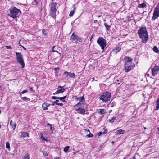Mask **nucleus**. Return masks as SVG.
<instances>
[{"instance_id": "1", "label": "nucleus", "mask_w": 159, "mask_h": 159, "mask_svg": "<svg viewBox=\"0 0 159 159\" xmlns=\"http://www.w3.org/2000/svg\"><path fill=\"white\" fill-rule=\"evenodd\" d=\"M138 34L143 43H146L149 39L148 34L146 27H142L138 31Z\"/></svg>"}, {"instance_id": "2", "label": "nucleus", "mask_w": 159, "mask_h": 159, "mask_svg": "<svg viewBox=\"0 0 159 159\" xmlns=\"http://www.w3.org/2000/svg\"><path fill=\"white\" fill-rule=\"evenodd\" d=\"M125 61V70L126 72L130 71L133 68L134 64L131 63L132 59L129 57L126 56L124 59Z\"/></svg>"}, {"instance_id": "3", "label": "nucleus", "mask_w": 159, "mask_h": 159, "mask_svg": "<svg viewBox=\"0 0 159 159\" xmlns=\"http://www.w3.org/2000/svg\"><path fill=\"white\" fill-rule=\"evenodd\" d=\"M21 11L19 9L13 7L10 10V13L8 14V15L13 18H16L17 17H19Z\"/></svg>"}, {"instance_id": "4", "label": "nucleus", "mask_w": 159, "mask_h": 159, "mask_svg": "<svg viewBox=\"0 0 159 159\" xmlns=\"http://www.w3.org/2000/svg\"><path fill=\"white\" fill-rule=\"evenodd\" d=\"M111 96V93L109 92L106 91L100 96L99 98L103 102H106L110 101Z\"/></svg>"}, {"instance_id": "5", "label": "nucleus", "mask_w": 159, "mask_h": 159, "mask_svg": "<svg viewBox=\"0 0 159 159\" xmlns=\"http://www.w3.org/2000/svg\"><path fill=\"white\" fill-rule=\"evenodd\" d=\"M56 5L55 2L52 3L50 5V14L52 17L53 19L56 18Z\"/></svg>"}, {"instance_id": "6", "label": "nucleus", "mask_w": 159, "mask_h": 159, "mask_svg": "<svg viewBox=\"0 0 159 159\" xmlns=\"http://www.w3.org/2000/svg\"><path fill=\"white\" fill-rule=\"evenodd\" d=\"M159 17V3L157 5L154 10L153 16L152 18V20L154 21Z\"/></svg>"}, {"instance_id": "7", "label": "nucleus", "mask_w": 159, "mask_h": 159, "mask_svg": "<svg viewBox=\"0 0 159 159\" xmlns=\"http://www.w3.org/2000/svg\"><path fill=\"white\" fill-rule=\"evenodd\" d=\"M97 43L101 47L102 51L104 50L106 45V40L102 37H99L97 40Z\"/></svg>"}, {"instance_id": "8", "label": "nucleus", "mask_w": 159, "mask_h": 159, "mask_svg": "<svg viewBox=\"0 0 159 159\" xmlns=\"http://www.w3.org/2000/svg\"><path fill=\"white\" fill-rule=\"evenodd\" d=\"M16 59L17 62L21 65V67L23 68L25 65L22 58V55L20 53L16 52Z\"/></svg>"}, {"instance_id": "9", "label": "nucleus", "mask_w": 159, "mask_h": 159, "mask_svg": "<svg viewBox=\"0 0 159 159\" xmlns=\"http://www.w3.org/2000/svg\"><path fill=\"white\" fill-rule=\"evenodd\" d=\"M70 39L72 40L73 42L75 43H77L78 42H81L82 41V39L81 38L75 35L74 33H73L71 36Z\"/></svg>"}, {"instance_id": "10", "label": "nucleus", "mask_w": 159, "mask_h": 159, "mask_svg": "<svg viewBox=\"0 0 159 159\" xmlns=\"http://www.w3.org/2000/svg\"><path fill=\"white\" fill-rule=\"evenodd\" d=\"M73 98H74L75 99H76L77 101L79 102L75 105L76 106L80 107L81 104L80 102L83 101H84L85 100L84 98V96L80 97H78L76 96H73Z\"/></svg>"}, {"instance_id": "11", "label": "nucleus", "mask_w": 159, "mask_h": 159, "mask_svg": "<svg viewBox=\"0 0 159 159\" xmlns=\"http://www.w3.org/2000/svg\"><path fill=\"white\" fill-rule=\"evenodd\" d=\"M152 75L155 76L159 72V67L155 65L154 68H151Z\"/></svg>"}, {"instance_id": "12", "label": "nucleus", "mask_w": 159, "mask_h": 159, "mask_svg": "<svg viewBox=\"0 0 159 159\" xmlns=\"http://www.w3.org/2000/svg\"><path fill=\"white\" fill-rule=\"evenodd\" d=\"M65 90V89L63 88L62 86H59L58 87L57 90L55 93H53V94H57L60 93H63Z\"/></svg>"}, {"instance_id": "13", "label": "nucleus", "mask_w": 159, "mask_h": 159, "mask_svg": "<svg viewBox=\"0 0 159 159\" xmlns=\"http://www.w3.org/2000/svg\"><path fill=\"white\" fill-rule=\"evenodd\" d=\"M78 113L84 114L85 112V110L84 108H81L79 107V109L76 110Z\"/></svg>"}, {"instance_id": "14", "label": "nucleus", "mask_w": 159, "mask_h": 159, "mask_svg": "<svg viewBox=\"0 0 159 159\" xmlns=\"http://www.w3.org/2000/svg\"><path fill=\"white\" fill-rule=\"evenodd\" d=\"M50 105V104L47 102L44 103L42 105V108L43 110H47L48 109V107Z\"/></svg>"}, {"instance_id": "15", "label": "nucleus", "mask_w": 159, "mask_h": 159, "mask_svg": "<svg viewBox=\"0 0 159 159\" xmlns=\"http://www.w3.org/2000/svg\"><path fill=\"white\" fill-rule=\"evenodd\" d=\"M146 6L147 3L146 2H143V3L141 4H139L137 7L139 8H143L144 7H146Z\"/></svg>"}, {"instance_id": "16", "label": "nucleus", "mask_w": 159, "mask_h": 159, "mask_svg": "<svg viewBox=\"0 0 159 159\" xmlns=\"http://www.w3.org/2000/svg\"><path fill=\"white\" fill-rule=\"evenodd\" d=\"M125 131L124 130H122L121 129H120L117 130L115 134L116 135H120V134H123L124 133Z\"/></svg>"}, {"instance_id": "17", "label": "nucleus", "mask_w": 159, "mask_h": 159, "mask_svg": "<svg viewBox=\"0 0 159 159\" xmlns=\"http://www.w3.org/2000/svg\"><path fill=\"white\" fill-rule=\"evenodd\" d=\"M10 125L11 126V128L13 130H14L15 129L16 126V124L15 123L13 122L12 120H11L10 123Z\"/></svg>"}, {"instance_id": "18", "label": "nucleus", "mask_w": 159, "mask_h": 159, "mask_svg": "<svg viewBox=\"0 0 159 159\" xmlns=\"http://www.w3.org/2000/svg\"><path fill=\"white\" fill-rule=\"evenodd\" d=\"M120 49L121 48L120 47H118L114 49L113 50V52L115 54H116L117 52H119L120 51Z\"/></svg>"}, {"instance_id": "19", "label": "nucleus", "mask_w": 159, "mask_h": 159, "mask_svg": "<svg viewBox=\"0 0 159 159\" xmlns=\"http://www.w3.org/2000/svg\"><path fill=\"white\" fill-rule=\"evenodd\" d=\"M153 51L156 53H158L159 52L158 49L156 46H154L153 48Z\"/></svg>"}, {"instance_id": "20", "label": "nucleus", "mask_w": 159, "mask_h": 159, "mask_svg": "<svg viewBox=\"0 0 159 159\" xmlns=\"http://www.w3.org/2000/svg\"><path fill=\"white\" fill-rule=\"evenodd\" d=\"M24 159H30V155L26 153L24 155L23 157Z\"/></svg>"}, {"instance_id": "21", "label": "nucleus", "mask_w": 159, "mask_h": 159, "mask_svg": "<svg viewBox=\"0 0 159 159\" xmlns=\"http://www.w3.org/2000/svg\"><path fill=\"white\" fill-rule=\"evenodd\" d=\"M21 136L23 137H25L28 136V134L27 132L22 133L21 134Z\"/></svg>"}, {"instance_id": "22", "label": "nucleus", "mask_w": 159, "mask_h": 159, "mask_svg": "<svg viewBox=\"0 0 159 159\" xmlns=\"http://www.w3.org/2000/svg\"><path fill=\"white\" fill-rule=\"evenodd\" d=\"M69 74V76L71 78L73 79H75V75L74 73H71V72H70V73Z\"/></svg>"}, {"instance_id": "23", "label": "nucleus", "mask_w": 159, "mask_h": 159, "mask_svg": "<svg viewBox=\"0 0 159 159\" xmlns=\"http://www.w3.org/2000/svg\"><path fill=\"white\" fill-rule=\"evenodd\" d=\"M69 148L70 147L69 146L65 147L64 148V151L66 153L67 152Z\"/></svg>"}, {"instance_id": "24", "label": "nucleus", "mask_w": 159, "mask_h": 159, "mask_svg": "<svg viewBox=\"0 0 159 159\" xmlns=\"http://www.w3.org/2000/svg\"><path fill=\"white\" fill-rule=\"evenodd\" d=\"M59 101L58 100H56L55 101V102L57 103V105L60 106L61 107H62L63 106V104L61 103H58Z\"/></svg>"}, {"instance_id": "25", "label": "nucleus", "mask_w": 159, "mask_h": 159, "mask_svg": "<svg viewBox=\"0 0 159 159\" xmlns=\"http://www.w3.org/2000/svg\"><path fill=\"white\" fill-rule=\"evenodd\" d=\"M104 25L106 27V29L107 30L110 27V26L108 25L107 23H104Z\"/></svg>"}, {"instance_id": "26", "label": "nucleus", "mask_w": 159, "mask_h": 159, "mask_svg": "<svg viewBox=\"0 0 159 159\" xmlns=\"http://www.w3.org/2000/svg\"><path fill=\"white\" fill-rule=\"evenodd\" d=\"M105 110L103 109H101L99 113L101 114H102L105 113Z\"/></svg>"}, {"instance_id": "27", "label": "nucleus", "mask_w": 159, "mask_h": 159, "mask_svg": "<svg viewBox=\"0 0 159 159\" xmlns=\"http://www.w3.org/2000/svg\"><path fill=\"white\" fill-rule=\"evenodd\" d=\"M70 73V72L66 71L64 73V75L65 76V77L66 78L68 76H69V73Z\"/></svg>"}, {"instance_id": "28", "label": "nucleus", "mask_w": 159, "mask_h": 159, "mask_svg": "<svg viewBox=\"0 0 159 159\" xmlns=\"http://www.w3.org/2000/svg\"><path fill=\"white\" fill-rule=\"evenodd\" d=\"M115 120L116 117H113L112 119L109 120V122L112 123Z\"/></svg>"}, {"instance_id": "29", "label": "nucleus", "mask_w": 159, "mask_h": 159, "mask_svg": "<svg viewBox=\"0 0 159 159\" xmlns=\"http://www.w3.org/2000/svg\"><path fill=\"white\" fill-rule=\"evenodd\" d=\"M6 147L7 148H10V144L8 142H7L6 143Z\"/></svg>"}, {"instance_id": "30", "label": "nucleus", "mask_w": 159, "mask_h": 159, "mask_svg": "<svg viewBox=\"0 0 159 159\" xmlns=\"http://www.w3.org/2000/svg\"><path fill=\"white\" fill-rule=\"evenodd\" d=\"M75 11L72 10L70 11V13L69 14V16H72L73 15V14L74 13Z\"/></svg>"}, {"instance_id": "31", "label": "nucleus", "mask_w": 159, "mask_h": 159, "mask_svg": "<svg viewBox=\"0 0 159 159\" xmlns=\"http://www.w3.org/2000/svg\"><path fill=\"white\" fill-rule=\"evenodd\" d=\"M58 99L61 101L63 102H66L64 100L62 97H58Z\"/></svg>"}, {"instance_id": "32", "label": "nucleus", "mask_w": 159, "mask_h": 159, "mask_svg": "<svg viewBox=\"0 0 159 159\" xmlns=\"http://www.w3.org/2000/svg\"><path fill=\"white\" fill-rule=\"evenodd\" d=\"M44 138L43 136V132H41L40 133V138L42 140L43 138Z\"/></svg>"}, {"instance_id": "33", "label": "nucleus", "mask_w": 159, "mask_h": 159, "mask_svg": "<svg viewBox=\"0 0 159 159\" xmlns=\"http://www.w3.org/2000/svg\"><path fill=\"white\" fill-rule=\"evenodd\" d=\"M159 109V103L157 102V106L156 107V110H157Z\"/></svg>"}, {"instance_id": "34", "label": "nucleus", "mask_w": 159, "mask_h": 159, "mask_svg": "<svg viewBox=\"0 0 159 159\" xmlns=\"http://www.w3.org/2000/svg\"><path fill=\"white\" fill-rule=\"evenodd\" d=\"M42 140H45L46 141H49V140H48V138L46 137H44V138H43V139Z\"/></svg>"}, {"instance_id": "35", "label": "nucleus", "mask_w": 159, "mask_h": 159, "mask_svg": "<svg viewBox=\"0 0 159 159\" xmlns=\"http://www.w3.org/2000/svg\"><path fill=\"white\" fill-rule=\"evenodd\" d=\"M22 99H23L24 101H26V100L28 99H29V98H27L24 97H23L22 98Z\"/></svg>"}, {"instance_id": "36", "label": "nucleus", "mask_w": 159, "mask_h": 159, "mask_svg": "<svg viewBox=\"0 0 159 159\" xmlns=\"http://www.w3.org/2000/svg\"><path fill=\"white\" fill-rule=\"evenodd\" d=\"M87 136L88 137H92L93 136V135L90 132V133L89 134H88L87 135Z\"/></svg>"}, {"instance_id": "37", "label": "nucleus", "mask_w": 159, "mask_h": 159, "mask_svg": "<svg viewBox=\"0 0 159 159\" xmlns=\"http://www.w3.org/2000/svg\"><path fill=\"white\" fill-rule=\"evenodd\" d=\"M5 47L7 48V49H11L12 48V47L11 46H6Z\"/></svg>"}, {"instance_id": "38", "label": "nucleus", "mask_w": 159, "mask_h": 159, "mask_svg": "<svg viewBox=\"0 0 159 159\" xmlns=\"http://www.w3.org/2000/svg\"><path fill=\"white\" fill-rule=\"evenodd\" d=\"M48 125H49L50 126V130H53L54 129V128L52 127V126H51V125H50V124H49V123H48Z\"/></svg>"}, {"instance_id": "39", "label": "nucleus", "mask_w": 159, "mask_h": 159, "mask_svg": "<svg viewBox=\"0 0 159 159\" xmlns=\"http://www.w3.org/2000/svg\"><path fill=\"white\" fill-rule=\"evenodd\" d=\"M55 104L57 105V103L55 102V101H54L52 102L51 105L52 106H54Z\"/></svg>"}, {"instance_id": "40", "label": "nucleus", "mask_w": 159, "mask_h": 159, "mask_svg": "<svg viewBox=\"0 0 159 159\" xmlns=\"http://www.w3.org/2000/svg\"><path fill=\"white\" fill-rule=\"evenodd\" d=\"M58 97L55 96H52V98L53 99H58Z\"/></svg>"}, {"instance_id": "41", "label": "nucleus", "mask_w": 159, "mask_h": 159, "mask_svg": "<svg viewBox=\"0 0 159 159\" xmlns=\"http://www.w3.org/2000/svg\"><path fill=\"white\" fill-rule=\"evenodd\" d=\"M43 154L45 156H48V153H47V152H46V151H44L43 152Z\"/></svg>"}, {"instance_id": "42", "label": "nucleus", "mask_w": 159, "mask_h": 159, "mask_svg": "<svg viewBox=\"0 0 159 159\" xmlns=\"http://www.w3.org/2000/svg\"><path fill=\"white\" fill-rule=\"evenodd\" d=\"M59 70V68L58 67H56L54 69V70L55 71L58 70Z\"/></svg>"}, {"instance_id": "43", "label": "nucleus", "mask_w": 159, "mask_h": 159, "mask_svg": "<svg viewBox=\"0 0 159 159\" xmlns=\"http://www.w3.org/2000/svg\"><path fill=\"white\" fill-rule=\"evenodd\" d=\"M55 48V46H54L53 47V48H52V52H58V51H55V50H54V48Z\"/></svg>"}, {"instance_id": "44", "label": "nucleus", "mask_w": 159, "mask_h": 159, "mask_svg": "<svg viewBox=\"0 0 159 159\" xmlns=\"http://www.w3.org/2000/svg\"><path fill=\"white\" fill-rule=\"evenodd\" d=\"M102 134H103V132H99L98 134V136H100V135H101Z\"/></svg>"}, {"instance_id": "45", "label": "nucleus", "mask_w": 159, "mask_h": 159, "mask_svg": "<svg viewBox=\"0 0 159 159\" xmlns=\"http://www.w3.org/2000/svg\"><path fill=\"white\" fill-rule=\"evenodd\" d=\"M107 130H105L103 132V134H105L107 133Z\"/></svg>"}, {"instance_id": "46", "label": "nucleus", "mask_w": 159, "mask_h": 159, "mask_svg": "<svg viewBox=\"0 0 159 159\" xmlns=\"http://www.w3.org/2000/svg\"><path fill=\"white\" fill-rule=\"evenodd\" d=\"M28 91V90H23L22 91V93H25L27 92Z\"/></svg>"}, {"instance_id": "47", "label": "nucleus", "mask_w": 159, "mask_h": 159, "mask_svg": "<svg viewBox=\"0 0 159 159\" xmlns=\"http://www.w3.org/2000/svg\"><path fill=\"white\" fill-rule=\"evenodd\" d=\"M117 81V82H118V81H120V82H122L123 81H122V79H120V80H119V79H117V80H116Z\"/></svg>"}, {"instance_id": "48", "label": "nucleus", "mask_w": 159, "mask_h": 159, "mask_svg": "<svg viewBox=\"0 0 159 159\" xmlns=\"http://www.w3.org/2000/svg\"><path fill=\"white\" fill-rule=\"evenodd\" d=\"M157 102L159 103V98H158L157 101Z\"/></svg>"}, {"instance_id": "49", "label": "nucleus", "mask_w": 159, "mask_h": 159, "mask_svg": "<svg viewBox=\"0 0 159 159\" xmlns=\"http://www.w3.org/2000/svg\"><path fill=\"white\" fill-rule=\"evenodd\" d=\"M66 96H64L63 97H62L63 98L64 100H65V99L66 98Z\"/></svg>"}, {"instance_id": "50", "label": "nucleus", "mask_w": 159, "mask_h": 159, "mask_svg": "<svg viewBox=\"0 0 159 159\" xmlns=\"http://www.w3.org/2000/svg\"><path fill=\"white\" fill-rule=\"evenodd\" d=\"M97 22H98V21H97V20H94V23H97Z\"/></svg>"}, {"instance_id": "51", "label": "nucleus", "mask_w": 159, "mask_h": 159, "mask_svg": "<svg viewBox=\"0 0 159 159\" xmlns=\"http://www.w3.org/2000/svg\"><path fill=\"white\" fill-rule=\"evenodd\" d=\"M75 9H76V7H74V8H73V9L72 10L74 11H75Z\"/></svg>"}, {"instance_id": "52", "label": "nucleus", "mask_w": 159, "mask_h": 159, "mask_svg": "<svg viewBox=\"0 0 159 159\" xmlns=\"http://www.w3.org/2000/svg\"><path fill=\"white\" fill-rule=\"evenodd\" d=\"M30 89L31 90V91H32L33 90V88H32V87H31V88H30Z\"/></svg>"}, {"instance_id": "53", "label": "nucleus", "mask_w": 159, "mask_h": 159, "mask_svg": "<svg viewBox=\"0 0 159 159\" xmlns=\"http://www.w3.org/2000/svg\"><path fill=\"white\" fill-rule=\"evenodd\" d=\"M43 33L44 34H46L45 33V31H43Z\"/></svg>"}, {"instance_id": "54", "label": "nucleus", "mask_w": 159, "mask_h": 159, "mask_svg": "<svg viewBox=\"0 0 159 159\" xmlns=\"http://www.w3.org/2000/svg\"><path fill=\"white\" fill-rule=\"evenodd\" d=\"M157 131L158 132V134H159V127L157 128Z\"/></svg>"}, {"instance_id": "55", "label": "nucleus", "mask_w": 159, "mask_h": 159, "mask_svg": "<svg viewBox=\"0 0 159 159\" xmlns=\"http://www.w3.org/2000/svg\"><path fill=\"white\" fill-rule=\"evenodd\" d=\"M22 47H23V49H24V50H26V48L25 47H23V46H22Z\"/></svg>"}, {"instance_id": "56", "label": "nucleus", "mask_w": 159, "mask_h": 159, "mask_svg": "<svg viewBox=\"0 0 159 159\" xmlns=\"http://www.w3.org/2000/svg\"><path fill=\"white\" fill-rule=\"evenodd\" d=\"M54 159H60V158L59 157H57V158H55Z\"/></svg>"}, {"instance_id": "57", "label": "nucleus", "mask_w": 159, "mask_h": 159, "mask_svg": "<svg viewBox=\"0 0 159 159\" xmlns=\"http://www.w3.org/2000/svg\"><path fill=\"white\" fill-rule=\"evenodd\" d=\"M101 15H99L98 16V18H100L101 17Z\"/></svg>"}, {"instance_id": "58", "label": "nucleus", "mask_w": 159, "mask_h": 159, "mask_svg": "<svg viewBox=\"0 0 159 159\" xmlns=\"http://www.w3.org/2000/svg\"><path fill=\"white\" fill-rule=\"evenodd\" d=\"M20 94L21 95L22 94H24L23 93H22V91L20 93Z\"/></svg>"}, {"instance_id": "59", "label": "nucleus", "mask_w": 159, "mask_h": 159, "mask_svg": "<svg viewBox=\"0 0 159 159\" xmlns=\"http://www.w3.org/2000/svg\"><path fill=\"white\" fill-rule=\"evenodd\" d=\"M93 37V35H92V36H91V39H90V40H91V39H92V38Z\"/></svg>"}, {"instance_id": "60", "label": "nucleus", "mask_w": 159, "mask_h": 159, "mask_svg": "<svg viewBox=\"0 0 159 159\" xmlns=\"http://www.w3.org/2000/svg\"><path fill=\"white\" fill-rule=\"evenodd\" d=\"M2 159H9L8 158H4Z\"/></svg>"}, {"instance_id": "61", "label": "nucleus", "mask_w": 159, "mask_h": 159, "mask_svg": "<svg viewBox=\"0 0 159 159\" xmlns=\"http://www.w3.org/2000/svg\"><path fill=\"white\" fill-rule=\"evenodd\" d=\"M92 79H93V80H92V81H93L94 80V78H92Z\"/></svg>"}, {"instance_id": "62", "label": "nucleus", "mask_w": 159, "mask_h": 159, "mask_svg": "<svg viewBox=\"0 0 159 159\" xmlns=\"http://www.w3.org/2000/svg\"><path fill=\"white\" fill-rule=\"evenodd\" d=\"M120 84V83H118V85H119V84Z\"/></svg>"}, {"instance_id": "63", "label": "nucleus", "mask_w": 159, "mask_h": 159, "mask_svg": "<svg viewBox=\"0 0 159 159\" xmlns=\"http://www.w3.org/2000/svg\"><path fill=\"white\" fill-rule=\"evenodd\" d=\"M1 113V111L0 110V114Z\"/></svg>"}, {"instance_id": "64", "label": "nucleus", "mask_w": 159, "mask_h": 159, "mask_svg": "<svg viewBox=\"0 0 159 159\" xmlns=\"http://www.w3.org/2000/svg\"><path fill=\"white\" fill-rule=\"evenodd\" d=\"M114 143V142L113 141V142H112V143Z\"/></svg>"}]
</instances>
